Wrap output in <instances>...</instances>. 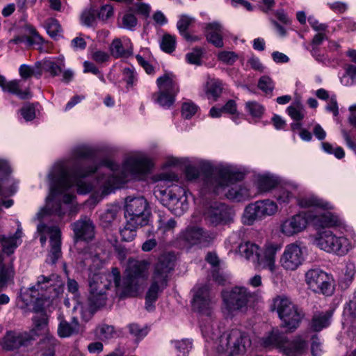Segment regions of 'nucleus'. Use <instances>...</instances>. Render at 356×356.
<instances>
[{"label": "nucleus", "mask_w": 356, "mask_h": 356, "mask_svg": "<svg viewBox=\"0 0 356 356\" xmlns=\"http://www.w3.org/2000/svg\"><path fill=\"white\" fill-rule=\"evenodd\" d=\"M205 220L213 226L224 225L233 220L234 212L227 204L215 202L210 204L203 213Z\"/></svg>", "instance_id": "obj_18"}, {"label": "nucleus", "mask_w": 356, "mask_h": 356, "mask_svg": "<svg viewBox=\"0 0 356 356\" xmlns=\"http://www.w3.org/2000/svg\"><path fill=\"white\" fill-rule=\"evenodd\" d=\"M289 115L296 121H300L305 117V109L300 102H293L287 108Z\"/></svg>", "instance_id": "obj_45"}, {"label": "nucleus", "mask_w": 356, "mask_h": 356, "mask_svg": "<svg viewBox=\"0 0 356 356\" xmlns=\"http://www.w3.org/2000/svg\"><path fill=\"white\" fill-rule=\"evenodd\" d=\"M60 321L58 327V334L60 337H69L73 334L78 333L79 332V323L77 317L73 316L72 323L70 324L67 322L62 316H59Z\"/></svg>", "instance_id": "obj_38"}, {"label": "nucleus", "mask_w": 356, "mask_h": 356, "mask_svg": "<svg viewBox=\"0 0 356 356\" xmlns=\"http://www.w3.org/2000/svg\"><path fill=\"white\" fill-rule=\"evenodd\" d=\"M203 336L207 340H216L214 347L216 351L225 356H235L243 354L251 341L248 334L238 329H232L223 332L218 338V331L214 330L211 323L201 324Z\"/></svg>", "instance_id": "obj_4"}, {"label": "nucleus", "mask_w": 356, "mask_h": 356, "mask_svg": "<svg viewBox=\"0 0 356 356\" xmlns=\"http://www.w3.org/2000/svg\"><path fill=\"white\" fill-rule=\"evenodd\" d=\"M173 257L161 255L154 265L151 283L145 295V308L148 311L154 309V303L159 294L166 288L170 273L174 268Z\"/></svg>", "instance_id": "obj_5"}, {"label": "nucleus", "mask_w": 356, "mask_h": 356, "mask_svg": "<svg viewBox=\"0 0 356 356\" xmlns=\"http://www.w3.org/2000/svg\"><path fill=\"white\" fill-rule=\"evenodd\" d=\"M299 189L300 185L298 183L288 181L279 189L276 199L280 204H288L295 197V193Z\"/></svg>", "instance_id": "obj_33"}, {"label": "nucleus", "mask_w": 356, "mask_h": 356, "mask_svg": "<svg viewBox=\"0 0 356 356\" xmlns=\"http://www.w3.org/2000/svg\"><path fill=\"white\" fill-rule=\"evenodd\" d=\"M222 297L225 309L229 313L245 311L255 299V293L245 286H236L224 291Z\"/></svg>", "instance_id": "obj_11"}, {"label": "nucleus", "mask_w": 356, "mask_h": 356, "mask_svg": "<svg viewBox=\"0 0 356 356\" xmlns=\"http://www.w3.org/2000/svg\"><path fill=\"white\" fill-rule=\"evenodd\" d=\"M246 111L254 118H261L264 112V107L255 101H249L245 103Z\"/></svg>", "instance_id": "obj_51"}, {"label": "nucleus", "mask_w": 356, "mask_h": 356, "mask_svg": "<svg viewBox=\"0 0 356 356\" xmlns=\"http://www.w3.org/2000/svg\"><path fill=\"white\" fill-rule=\"evenodd\" d=\"M194 19L188 15H183L177 23V27L181 35L186 40H191V35L186 31Z\"/></svg>", "instance_id": "obj_44"}, {"label": "nucleus", "mask_w": 356, "mask_h": 356, "mask_svg": "<svg viewBox=\"0 0 356 356\" xmlns=\"http://www.w3.org/2000/svg\"><path fill=\"white\" fill-rule=\"evenodd\" d=\"M197 111V106L193 102H185L182 104L181 115L186 119L191 118Z\"/></svg>", "instance_id": "obj_58"}, {"label": "nucleus", "mask_w": 356, "mask_h": 356, "mask_svg": "<svg viewBox=\"0 0 356 356\" xmlns=\"http://www.w3.org/2000/svg\"><path fill=\"white\" fill-rule=\"evenodd\" d=\"M222 90V81L216 79L211 80L209 83V87L207 92V95L209 99H212L213 101H216L221 95Z\"/></svg>", "instance_id": "obj_49"}, {"label": "nucleus", "mask_w": 356, "mask_h": 356, "mask_svg": "<svg viewBox=\"0 0 356 356\" xmlns=\"http://www.w3.org/2000/svg\"><path fill=\"white\" fill-rule=\"evenodd\" d=\"M22 236V229L21 225L18 227L13 236L7 237L5 235H0V289L6 286L8 280L13 275L14 271L10 262L8 265L3 264V253L10 255L13 254L16 248L21 243Z\"/></svg>", "instance_id": "obj_10"}, {"label": "nucleus", "mask_w": 356, "mask_h": 356, "mask_svg": "<svg viewBox=\"0 0 356 356\" xmlns=\"http://www.w3.org/2000/svg\"><path fill=\"white\" fill-rule=\"evenodd\" d=\"M83 267H88L90 295L88 300L95 307L103 306L106 300V290L114 286L121 298L136 296L140 287V281L146 280L149 275V262L145 259L129 258L121 280L118 268L111 272L101 270V261L97 255L81 253L79 255Z\"/></svg>", "instance_id": "obj_2"}, {"label": "nucleus", "mask_w": 356, "mask_h": 356, "mask_svg": "<svg viewBox=\"0 0 356 356\" xmlns=\"http://www.w3.org/2000/svg\"><path fill=\"white\" fill-rule=\"evenodd\" d=\"M111 54L115 58L129 57L133 54V47L129 38H115L110 45Z\"/></svg>", "instance_id": "obj_30"}, {"label": "nucleus", "mask_w": 356, "mask_h": 356, "mask_svg": "<svg viewBox=\"0 0 356 356\" xmlns=\"http://www.w3.org/2000/svg\"><path fill=\"white\" fill-rule=\"evenodd\" d=\"M124 79L128 85L132 86L136 80V73L132 66L123 69Z\"/></svg>", "instance_id": "obj_63"}, {"label": "nucleus", "mask_w": 356, "mask_h": 356, "mask_svg": "<svg viewBox=\"0 0 356 356\" xmlns=\"http://www.w3.org/2000/svg\"><path fill=\"white\" fill-rule=\"evenodd\" d=\"M38 65L42 73H48L51 76H58L65 67V60L63 56L45 58L38 61Z\"/></svg>", "instance_id": "obj_26"}, {"label": "nucleus", "mask_w": 356, "mask_h": 356, "mask_svg": "<svg viewBox=\"0 0 356 356\" xmlns=\"http://www.w3.org/2000/svg\"><path fill=\"white\" fill-rule=\"evenodd\" d=\"M67 286L68 291L72 293L74 296L73 311H79L81 314V318L86 321H88L92 316V313L90 312H84L83 305L76 299L79 291V284L77 282L68 277Z\"/></svg>", "instance_id": "obj_35"}, {"label": "nucleus", "mask_w": 356, "mask_h": 356, "mask_svg": "<svg viewBox=\"0 0 356 356\" xmlns=\"http://www.w3.org/2000/svg\"><path fill=\"white\" fill-rule=\"evenodd\" d=\"M20 76L24 79H27L31 76H35L37 78L41 76V70L38 65V62L35 63L33 66L23 64L19 69Z\"/></svg>", "instance_id": "obj_47"}, {"label": "nucleus", "mask_w": 356, "mask_h": 356, "mask_svg": "<svg viewBox=\"0 0 356 356\" xmlns=\"http://www.w3.org/2000/svg\"><path fill=\"white\" fill-rule=\"evenodd\" d=\"M273 83L272 79L267 76H261L258 82V88L266 93H269L273 91Z\"/></svg>", "instance_id": "obj_56"}, {"label": "nucleus", "mask_w": 356, "mask_h": 356, "mask_svg": "<svg viewBox=\"0 0 356 356\" xmlns=\"http://www.w3.org/2000/svg\"><path fill=\"white\" fill-rule=\"evenodd\" d=\"M177 226V222L174 218H170L168 221H159L158 229L163 234L172 232Z\"/></svg>", "instance_id": "obj_62"}, {"label": "nucleus", "mask_w": 356, "mask_h": 356, "mask_svg": "<svg viewBox=\"0 0 356 356\" xmlns=\"http://www.w3.org/2000/svg\"><path fill=\"white\" fill-rule=\"evenodd\" d=\"M72 228L77 239L90 241L95 236V227L90 219L77 220L72 225Z\"/></svg>", "instance_id": "obj_27"}, {"label": "nucleus", "mask_w": 356, "mask_h": 356, "mask_svg": "<svg viewBox=\"0 0 356 356\" xmlns=\"http://www.w3.org/2000/svg\"><path fill=\"white\" fill-rule=\"evenodd\" d=\"M172 343L175 345V349L179 353V356H187L192 348V342L189 339L174 341Z\"/></svg>", "instance_id": "obj_52"}, {"label": "nucleus", "mask_w": 356, "mask_h": 356, "mask_svg": "<svg viewBox=\"0 0 356 356\" xmlns=\"http://www.w3.org/2000/svg\"><path fill=\"white\" fill-rule=\"evenodd\" d=\"M160 47L165 53L170 54L173 52L176 47L175 36L165 33L160 41Z\"/></svg>", "instance_id": "obj_48"}, {"label": "nucleus", "mask_w": 356, "mask_h": 356, "mask_svg": "<svg viewBox=\"0 0 356 356\" xmlns=\"http://www.w3.org/2000/svg\"><path fill=\"white\" fill-rule=\"evenodd\" d=\"M280 250V246L275 243H267L261 250L259 248V253L257 254V259L253 264L258 270L268 269L271 273L277 270L275 258L277 252Z\"/></svg>", "instance_id": "obj_22"}, {"label": "nucleus", "mask_w": 356, "mask_h": 356, "mask_svg": "<svg viewBox=\"0 0 356 356\" xmlns=\"http://www.w3.org/2000/svg\"><path fill=\"white\" fill-rule=\"evenodd\" d=\"M19 112L26 121H31L35 118V107L33 104H25Z\"/></svg>", "instance_id": "obj_54"}, {"label": "nucleus", "mask_w": 356, "mask_h": 356, "mask_svg": "<svg viewBox=\"0 0 356 356\" xmlns=\"http://www.w3.org/2000/svg\"><path fill=\"white\" fill-rule=\"evenodd\" d=\"M129 329L130 333L138 339H143L148 333V330L147 328L140 327L137 324L129 325Z\"/></svg>", "instance_id": "obj_61"}, {"label": "nucleus", "mask_w": 356, "mask_h": 356, "mask_svg": "<svg viewBox=\"0 0 356 356\" xmlns=\"http://www.w3.org/2000/svg\"><path fill=\"white\" fill-rule=\"evenodd\" d=\"M119 210L120 207L118 205H111L100 215V219L104 226L109 225L116 218Z\"/></svg>", "instance_id": "obj_46"}, {"label": "nucleus", "mask_w": 356, "mask_h": 356, "mask_svg": "<svg viewBox=\"0 0 356 356\" xmlns=\"http://www.w3.org/2000/svg\"><path fill=\"white\" fill-rule=\"evenodd\" d=\"M310 222L308 211H300L283 220L280 232L286 236H293L305 230Z\"/></svg>", "instance_id": "obj_19"}, {"label": "nucleus", "mask_w": 356, "mask_h": 356, "mask_svg": "<svg viewBox=\"0 0 356 356\" xmlns=\"http://www.w3.org/2000/svg\"><path fill=\"white\" fill-rule=\"evenodd\" d=\"M56 344V340L55 338L49 334H46L42 339L40 346L42 348H47V350L44 352L41 356H54V348Z\"/></svg>", "instance_id": "obj_50"}, {"label": "nucleus", "mask_w": 356, "mask_h": 356, "mask_svg": "<svg viewBox=\"0 0 356 356\" xmlns=\"http://www.w3.org/2000/svg\"><path fill=\"white\" fill-rule=\"evenodd\" d=\"M180 237L191 245H206L213 239L211 233L196 226L188 227L181 233Z\"/></svg>", "instance_id": "obj_23"}, {"label": "nucleus", "mask_w": 356, "mask_h": 356, "mask_svg": "<svg viewBox=\"0 0 356 356\" xmlns=\"http://www.w3.org/2000/svg\"><path fill=\"white\" fill-rule=\"evenodd\" d=\"M280 183L278 177L271 174L258 175L255 184L260 193H266L275 188Z\"/></svg>", "instance_id": "obj_34"}, {"label": "nucleus", "mask_w": 356, "mask_h": 356, "mask_svg": "<svg viewBox=\"0 0 356 356\" xmlns=\"http://www.w3.org/2000/svg\"><path fill=\"white\" fill-rule=\"evenodd\" d=\"M113 14V8L110 4H106L101 7L97 13L98 18L106 21L110 18Z\"/></svg>", "instance_id": "obj_64"}, {"label": "nucleus", "mask_w": 356, "mask_h": 356, "mask_svg": "<svg viewBox=\"0 0 356 356\" xmlns=\"http://www.w3.org/2000/svg\"><path fill=\"white\" fill-rule=\"evenodd\" d=\"M239 238V235L236 233H233L228 237L226 243L227 245L230 246L229 252L238 253L253 264L257 259V254L259 253V245L248 241L238 244Z\"/></svg>", "instance_id": "obj_21"}, {"label": "nucleus", "mask_w": 356, "mask_h": 356, "mask_svg": "<svg viewBox=\"0 0 356 356\" xmlns=\"http://www.w3.org/2000/svg\"><path fill=\"white\" fill-rule=\"evenodd\" d=\"M24 30L26 35L15 36L9 41V43L19 44L26 42L28 46H35L38 49H40L43 42V39L36 29L33 26L27 24L24 26Z\"/></svg>", "instance_id": "obj_25"}, {"label": "nucleus", "mask_w": 356, "mask_h": 356, "mask_svg": "<svg viewBox=\"0 0 356 356\" xmlns=\"http://www.w3.org/2000/svg\"><path fill=\"white\" fill-rule=\"evenodd\" d=\"M278 210L275 202L266 199L258 200L248 204L243 213V222L245 225H251L256 220H261L266 217L275 215Z\"/></svg>", "instance_id": "obj_14"}, {"label": "nucleus", "mask_w": 356, "mask_h": 356, "mask_svg": "<svg viewBox=\"0 0 356 356\" xmlns=\"http://www.w3.org/2000/svg\"><path fill=\"white\" fill-rule=\"evenodd\" d=\"M261 341L262 345L265 348H279L287 356H300L307 349V343L300 337H298L293 341H289L278 330H273L269 335L262 338Z\"/></svg>", "instance_id": "obj_9"}, {"label": "nucleus", "mask_w": 356, "mask_h": 356, "mask_svg": "<svg viewBox=\"0 0 356 356\" xmlns=\"http://www.w3.org/2000/svg\"><path fill=\"white\" fill-rule=\"evenodd\" d=\"M330 210L326 212L316 213L314 211H308L310 222L314 226L319 227H332L340 224V219L338 215L330 212Z\"/></svg>", "instance_id": "obj_24"}, {"label": "nucleus", "mask_w": 356, "mask_h": 356, "mask_svg": "<svg viewBox=\"0 0 356 356\" xmlns=\"http://www.w3.org/2000/svg\"><path fill=\"white\" fill-rule=\"evenodd\" d=\"M126 224L122 229H120V235L124 241H131L136 236V230L140 226V223L136 222H131L126 220Z\"/></svg>", "instance_id": "obj_42"}, {"label": "nucleus", "mask_w": 356, "mask_h": 356, "mask_svg": "<svg viewBox=\"0 0 356 356\" xmlns=\"http://www.w3.org/2000/svg\"><path fill=\"white\" fill-rule=\"evenodd\" d=\"M156 83L159 90L153 96L155 102L163 107L169 108L175 102L179 90L175 76L166 73L157 79Z\"/></svg>", "instance_id": "obj_13"}, {"label": "nucleus", "mask_w": 356, "mask_h": 356, "mask_svg": "<svg viewBox=\"0 0 356 356\" xmlns=\"http://www.w3.org/2000/svg\"><path fill=\"white\" fill-rule=\"evenodd\" d=\"M33 339V335L28 333L9 332L3 339V348L8 350H14L22 346H27Z\"/></svg>", "instance_id": "obj_28"}, {"label": "nucleus", "mask_w": 356, "mask_h": 356, "mask_svg": "<svg viewBox=\"0 0 356 356\" xmlns=\"http://www.w3.org/2000/svg\"><path fill=\"white\" fill-rule=\"evenodd\" d=\"M305 282L316 293L331 296L334 290L332 277L320 268H312L305 274Z\"/></svg>", "instance_id": "obj_16"}, {"label": "nucleus", "mask_w": 356, "mask_h": 356, "mask_svg": "<svg viewBox=\"0 0 356 356\" xmlns=\"http://www.w3.org/2000/svg\"><path fill=\"white\" fill-rule=\"evenodd\" d=\"M10 172V167L8 163L0 159V195H11L15 193V190H7L6 186L11 181L8 177V174Z\"/></svg>", "instance_id": "obj_40"}, {"label": "nucleus", "mask_w": 356, "mask_h": 356, "mask_svg": "<svg viewBox=\"0 0 356 356\" xmlns=\"http://www.w3.org/2000/svg\"><path fill=\"white\" fill-rule=\"evenodd\" d=\"M298 204L301 208H317L323 211L333 210L334 205L315 195H308L298 199Z\"/></svg>", "instance_id": "obj_29"}, {"label": "nucleus", "mask_w": 356, "mask_h": 356, "mask_svg": "<svg viewBox=\"0 0 356 356\" xmlns=\"http://www.w3.org/2000/svg\"><path fill=\"white\" fill-rule=\"evenodd\" d=\"M353 245L350 240L344 236H334L329 253H334L339 256H343L348 253Z\"/></svg>", "instance_id": "obj_37"}, {"label": "nucleus", "mask_w": 356, "mask_h": 356, "mask_svg": "<svg viewBox=\"0 0 356 356\" xmlns=\"http://www.w3.org/2000/svg\"><path fill=\"white\" fill-rule=\"evenodd\" d=\"M63 284L57 275L49 277L40 275L36 284L22 292L21 296L26 305L35 304L42 306L44 301L56 297L62 291Z\"/></svg>", "instance_id": "obj_7"}, {"label": "nucleus", "mask_w": 356, "mask_h": 356, "mask_svg": "<svg viewBox=\"0 0 356 356\" xmlns=\"http://www.w3.org/2000/svg\"><path fill=\"white\" fill-rule=\"evenodd\" d=\"M205 33L207 39L210 43L216 47H223V27L221 24L218 22L207 24Z\"/></svg>", "instance_id": "obj_32"}, {"label": "nucleus", "mask_w": 356, "mask_h": 356, "mask_svg": "<svg viewBox=\"0 0 356 356\" xmlns=\"http://www.w3.org/2000/svg\"><path fill=\"white\" fill-rule=\"evenodd\" d=\"M334 236L335 234L330 230L320 231L316 235L314 243L321 250L329 252Z\"/></svg>", "instance_id": "obj_39"}, {"label": "nucleus", "mask_w": 356, "mask_h": 356, "mask_svg": "<svg viewBox=\"0 0 356 356\" xmlns=\"http://www.w3.org/2000/svg\"><path fill=\"white\" fill-rule=\"evenodd\" d=\"M0 88L4 92L13 94L22 99L29 97V91L26 90L22 91L20 88L19 81L13 80L8 81L5 76L0 75Z\"/></svg>", "instance_id": "obj_31"}, {"label": "nucleus", "mask_w": 356, "mask_h": 356, "mask_svg": "<svg viewBox=\"0 0 356 356\" xmlns=\"http://www.w3.org/2000/svg\"><path fill=\"white\" fill-rule=\"evenodd\" d=\"M47 31L51 37L55 38L60 33L61 26L57 20L51 19L47 25Z\"/></svg>", "instance_id": "obj_60"}, {"label": "nucleus", "mask_w": 356, "mask_h": 356, "mask_svg": "<svg viewBox=\"0 0 356 356\" xmlns=\"http://www.w3.org/2000/svg\"><path fill=\"white\" fill-rule=\"evenodd\" d=\"M137 23L136 16L132 13H127L124 14L122 17L120 27L129 31H134Z\"/></svg>", "instance_id": "obj_53"}, {"label": "nucleus", "mask_w": 356, "mask_h": 356, "mask_svg": "<svg viewBox=\"0 0 356 356\" xmlns=\"http://www.w3.org/2000/svg\"><path fill=\"white\" fill-rule=\"evenodd\" d=\"M152 179L154 182L159 183L154 189L156 198L175 215H181L186 209V205L181 201L179 197L180 194L183 193V189L178 187L172 190L163 189L161 184L177 181V175L172 172H164L154 175Z\"/></svg>", "instance_id": "obj_6"}, {"label": "nucleus", "mask_w": 356, "mask_h": 356, "mask_svg": "<svg viewBox=\"0 0 356 356\" xmlns=\"http://www.w3.org/2000/svg\"><path fill=\"white\" fill-rule=\"evenodd\" d=\"M92 155L88 147L77 146L71 150L67 159L54 164L47 177L49 194L45 206L36 214L38 220L44 221L51 216L61 220L67 213L70 215L74 197L71 189L75 185L79 194L99 188L107 195L129 181L142 179L152 168L150 160L143 152L129 155L121 166L109 159L98 165L83 164V161Z\"/></svg>", "instance_id": "obj_1"}, {"label": "nucleus", "mask_w": 356, "mask_h": 356, "mask_svg": "<svg viewBox=\"0 0 356 356\" xmlns=\"http://www.w3.org/2000/svg\"><path fill=\"white\" fill-rule=\"evenodd\" d=\"M305 248L297 243L287 245L280 257V264L286 270H295L305 260Z\"/></svg>", "instance_id": "obj_20"}, {"label": "nucleus", "mask_w": 356, "mask_h": 356, "mask_svg": "<svg viewBox=\"0 0 356 356\" xmlns=\"http://www.w3.org/2000/svg\"><path fill=\"white\" fill-rule=\"evenodd\" d=\"M81 22L88 27L93 26L96 23L94 11L92 10H84L81 15Z\"/></svg>", "instance_id": "obj_55"}, {"label": "nucleus", "mask_w": 356, "mask_h": 356, "mask_svg": "<svg viewBox=\"0 0 356 356\" xmlns=\"http://www.w3.org/2000/svg\"><path fill=\"white\" fill-rule=\"evenodd\" d=\"M200 165L204 172L201 193L219 194L228 188L225 195L230 200L241 202L250 197V190L243 184H235L243 178V175L231 166L218 165L213 166L209 161H202Z\"/></svg>", "instance_id": "obj_3"}, {"label": "nucleus", "mask_w": 356, "mask_h": 356, "mask_svg": "<svg viewBox=\"0 0 356 356\" xmlns=\"http://www.w3.org/2000/svg\"><path fill=\"white\" fill-rule=\"evenodd\" d=\"M37 232L40 234V241L42 245L49 238V250L46 261L55 264L61 257V232L58 226L49 225L41 222L37 226Z\"/></svg>", "instance_id": "obj_12"}, {"label": "nucleus", "mask_w": 356, "mask_h": 356, "mask_svg": "<svg viewBox=\"0 0 356 356\" xmlns=\"http://www.w3.org/2000/svg\"><path fill=\"white\" fill-rule=\"evenodd\" d=\"M117 334V332L113 325L102 324L97 327L95 330L96 337L102 340L106 341L113 339Z\"/></svg>", "instance_id": "obj_43"}, {"label": "nucleus", "mask_w": 356, "mask_h": 356, "mask_svg": "<svg viewBox=\"0 0 356 356\" xmlns=\"http://www.w3.org/2000/svg\"><path fill=\"white\" fill-rule=\"evenodd\" d=\"M193 292L192 306L193 309L202 315L211 316L215 301L209 285L198 284L193 288Z\"/></svg>", "instance_id": "obj_17"}, {"label": "nucleus", "mask_w": 356, "mask_h": 356, "mask_svg": "<svg viewBox=\"0 0 356 356\" xmlns=\"http://www.w3.org/2000/svg\"><path fill=\"white\" fill-rule=\"evenodd\" d=\"M270 309L277 312L282 326L289 331L297 329L305 316L302 310L284 295L277 296L273 299Z\"/></svg>", "instance_id": "obj_8"}, {"label": "nucleus", "mask_w": 356, "mask_h": 356, "mask_svg": "<svg viewBox=\"0 0 356 356\" xmlns=\"http://www.w3.org/2000/svg\"><path fill=\"white\" fill-rule=\"evenodd\" d=\"M344 73L339 77L341 83L344 86H351L356 83V65L346 64Z\"/></svg>", "instance_id": "obj_41"}, {"label": "nucleus", "mask_w": 356, "mask_h": 356, "mask_svg": "<svg viewBox=\"0 0 356 356\" xmlns=\"http://www.w3.org/2000/svg\"><path fill=\"white\" fill-rule=\"evenodd\" d=\"M124 209L126 220L140 223V226L148 224L149 211L148 210V203L144 197H127Z\"/></svg>", "instance_id": "obj_15"}, {"label": "nucleus", "mask_w": 356, "mask_h": 356, "mask_svg": "<svg viewBox=\"0 0 356 356\" xmlns=\"http://www.w3.org/2000/svg\"><path fill=\"white\" fill-rule=\"evenodd\" d=\"M332 316V313L330 311L315 312L310 323L311 329L315 332H319L328 327Z\"/></svg>", "instance_id": "obj_36"}, {"label": "nucleus", "mask_w": 356, "mask_h": 356, "mask_svg": "<svg viewBox=\"0 0 356 356\" xmlns=\"http://www.w3.org/2000/svg\"><path fill=\"white\" fill-rule=\"evenodd\" d=\"M202 51L200 49H195L193 51L186 55V59L190 64L200 65Z\"/></svg>", "instance_id": "obj_59"}, {"label": "nucleus", "mask_w": 356, "mask_h": 356, "mask_svg": "<svg viewBox=\"0 0 356 356\" xmlns=\"http://www.w3.org/2000/svg\"><path fill=\"white\" fill-rule=\"evenodd\" d=\"M218 58L227 65L234 64L238 59V56L233 51H221L218 55Z\"/></svg>", "instance_id": "obj_57"}]
</instances>
